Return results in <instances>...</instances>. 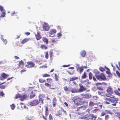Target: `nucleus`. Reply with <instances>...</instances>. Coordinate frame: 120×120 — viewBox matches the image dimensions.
Returning <instances> with one entry per match:
<instances>
[{"label": "nucleus", "instance_id": "1", "mask_svg": "<svg viewBox=\"0 0 120 120\" xmlns=\"http://www.w3.org/2000/svg\"><path fill=\"white\" fill-rule=\"evenodd\" d=\"M104 99L107 101H109L111 103H112V105L114 106L116 105V103L118 102V99L114 96L110 97L109 98H105Z\"/></svg>", "mask_w": 120, "mask_h": 120}, {"label": "nucleus", "instance_id": "2", "mask_svg": "<svg viewBox=\"0 0 120 120\" xmlns=\"http://www.w3.org/2000/svg\"><path fill=\"white\" fill-rule=\"evenodd\" d=\"M96 78L99 80H105L106 79V78L104 74L102 73L100 75H98Z\"/></svg>", "mask_w": 120, "mask_h": 120}, {"label": "nucleus", "instance_id": "3", "mask_svg": "<svg viewBox=\"0 0 120 120\" xmlns=\"http://www.w3.org/2000/svg\"><path fill=\"white\" fill-rule=\"evenodd\" d=\"M39 102L37 99H35L32 101L29 102V104L31 105L34 106L38 105Z\"/></svg>", "mask_w": 120, "mask_h": 120}, {"label": "nucleus", "instance_id": "4", "mask_svg": "<svg viewBox=\"0 0 120 120\" xmlns=\"http://www.w3.org/2000/svg\"><path fill=\"white\" fill-rule=\"evenodd\" d=\"M27 63V64L26 65V66L29 68L34 67L35 65L34 63L32 61H28Z\"/></svg>", "mask_w": 120, "mask_h": 120}, {"label": "nucleus", "instance_id": "5", "mask_svg": "<svg viewBox=\"0 0 120 120\" xmlns=\"http://www.w3.org/2000/svg\"><path fill=\"white\" fill-rule=\"evenodd\" d=\"M82 100V99L81 97H76V98L75 100V103L77 105H81V102Z\"/></svg>", "mask_w": 120, "mask_h": 120}, {"label": "nucleus", "instance_id": "6", "mask_svg": "<svg viewBox=\"0 0 120 120\" xmlns=\"http://www.w3.org/2000/svg\"><path fill=\"white\" fill-rule=\"evenodd\" d=\"M39 101L41 104L43 103V100L45 98V95L44 94H41L39 96Z\"/></svg>", "mask_w": 120, "mask_h": 120}, {"label": "nucleus", "instance_id": "7", "mask_svg": "<svg viewBox=\"0 0 120 120\" xmlns=\"http://www.w3.org/2000/svg\"><path fill=\"white\" fill-rule=\"evenodd\" d=\"M79 88L78 89L79 92L84 91L86 90V88L85 87H84L83 85L81 83L79 84Z\"/></svg>", "mask_w": 120, "mask_h": 120}, {"label": "nucleus", "instance_id": "8", "mask_svg": "<svg viewBox=\"0 0 120 120\" xmlns=\"http://www.w3.org/2000/svg\"><path fill=\"white\" fill-rule=\"evenodd\" d=\"M43 30L48 31L49 29V27L48 23L44 22L43 26Z\"/></svg>", "mask_w": 120, "mask_h": 120}, {"label": "nucleus", "instance_id": "9", "mask_svg": "<svg viewBox=\"0 0 120 120\" xmlns=\"http://www.w3.org/2000/svg\"><path fill=\"white\" fill-rule=\"evenodd\" d=\"M0 10L2 12V14L0 16V17H4L6 15V13L5 12V11L4 9H3V7L0 5Z\"/></svg>", "mask_w": 120, "mask_h": 120}, {"label": "nucleus", "instance_id": "10", "mask_svg": "<svg viewBox=\"0 0 120 120\" xmlns=\"http://www.w3.org/2000/svg\"><path fill=\"white\" fill-rule=\"evenodd\" d=\"M85 117L86 118H87L86 119L88 120H91L93 118V114H87L85 115Z\"/></svg>", "mask_w": 120, "mask_h": 120}, {"label": "nucleus", "instance_id": "11", "mask_svg": "<svg viewBox=\"0 0 120 120\" xmlns=\"http://www.w3.org/2000/svg\"><path fill=\"white\" fill-rule=\"evenodd\" d=\"M70 92L72 93H78L79 92L78 89L75 88H71Z\"/></svg>", "mask_w": 120, "mask_h": 120}, {"label": "nucleus", "instance_id": "12", "mask_svg": "<svg viewBox=\"0 0 120 120\" xmlns=\"http://www.w3.org/2000/svg\"><path fill=\"white\" fill-rule=\"evenodd\" d=\"M56 32V31L55 30H50L49 33V34H50L49 36L51 37L53 36Z\"/></svg>", "mask_w": 120, "mask_h": 120}, {"label": "nucleus", "instance_id": "13", "mask_svg": "<svg viewBox=\"0 0 120 120\" xmlns=\"http://www.w3.org/2000/svg\"><path fill=\"white\" fill-rule=\"evenodd\" d=\"M76 65L78 67L77 68L76 67V68L77 69V71H78L79 70V71L80 72V74H81L82 72L83 71V67H81L80 68L79 67V65L78 64H77Z\"/></svg>", "mask_w": 120, "mask_h": 120}, {"label": "nucleus", "instance_id": "14", "mask_svg": "<svg viewBox=\"0 0 120 120\" xmlns=\"http://www.w3.org/2000/svg\"><path fill=\"white\" fill-rule=\"evenodd\" d=\"M36 38L37 40H39L40 39L41 37L40 33L39 32H37L36 34H35Z\"/></svg>", "mask_w": 120, "mask_h": 120}, {"label": "nucleus", "instance_id": "15", "mask_svg": "<svg viewBox=\"0 0 120 120\" xmlns=\"http://www.w3.org/2000/svg\"><path fill=\"white\" fill-rule=\"evenodd\" d=\"M81 95L82 96V97L86 98H89L91 97V95L90 94H82Z\"/></svg>", "mask_w": 120, "mask_h": 120}, {"label": "nucleus", "instance_id": "16", "mask_svg": "<svg viewBox=\"0 0 120 120\" xmlns=\"http://www.w3.org/2000/svg\"><path fill=\"white\" fill-rule=\"evenodd\" d=\"M106 91L109 94L111 95L113 93V91L112 88L110 86L108 87Z\"/></svg>", "mask_w": 120, "mask_h": 120}, {"label": "nucleus", "instance_id": "17", "mask_svg": "<svg viewBox=\"0 0 120 120\" xmlns=\"http://www.w3.org/2000/svg\"><path fill=\"white\" fill-rule=\"evenodd\" d=\"M27 97V95L25 94L22 96H21V98L20 99V100L21 101H23Z\"/></svg>", "mask_w": 120, "mask_h": 120}, {"label": "nucleus", "instance_id": "18", "mask_svg": "<svg viewBox=\"0 0 120 120\" xmlns=\"http://www.w3.org/2000/svg\"><path fill=\"white\" fill-rule=\"evenodd\" d=\"M80 54L82 57H84L86 54V52L84 50L81 51L80 52Z\"/></svg>", "mask_w": 120, "mask_h": 120}, {"label": "nucleus", "instance_id": "19", "mask_svg": "<svg viewBox=\"0 0 120 120\" xmlns=\"http://www.w3.org/2000/svg\"><path fill=\"white\" fill-rule=\"evenodd\" d=\"M56 101V99L55 98H53L52 101V104L53 106L54 107H55V106Z\"/></svg>", "mask_w": 120, "mask_h": 120}, {"label": "nucleus", "instance_id": "20", "mask_svg": "<svg viewBox=\"0 0 120 120\" xmlns=\"http://www.w3.org/2000/svg\"><path fill=\"white\" fill-rule=\"evenodd\" d=\"M29 40V39L28 38H26L22 40L21 42V43L22 44H23Z\"/></svg>", "mask_w": 120, "mask_h": 120}, {"label": "nucleus", "instance_id": "21", "mask_svg": "<svg viewBox=\"0 0 120 120\" xmlns=\"http://www.w3.org/2000/svg\"><path fill=\"white\" fill-rule=\"evenodd\" d=\"M64 90L65 92L67 94L69 93V92H70V90H69L67 87L66 86H65L64 87Z\"/></svg>", "mask_w": 120, "mask_h": 120}, {"label": "nucleus", "instance_id": "22", "mask_svg": "<svg viewBox=\"0 0 120 120\" xmlns=\"http://www.w3.org/2000/svg\"><path fill=\"white\" fill-rule=\"evenodd\" d=\"M93 72L95 74V75L96 77L98 75L99 72L97 70L94 69V70Z\"/></svg>", "mask_w": 120, "mask_h": 120}, {"label": "nucleus", "instance_id": "23", "mask_svg": "<svg viewBox=\"0 0 120 120\" xmlns=\"http://www.w3.org/2000/svg\"><path fill=\"white\" fill-rule=\"evenodd\" d=\"M1 76H2L5 79L6 78L8 77L9 76V75H7L5 73H3L2 75Z\"/></svg>", "mask_w": 120, "mask_h": 120}, {"label": "nucleus", "instance_id": "24", "mask_svg": "<svg viewBox=\"0 0 120 120\" xmlns=\"http://www.w3.org/2000/svg\"><path fill=\"white\" fill-rule=\"evenodd\" d=\"M83 104H84L85 105L86 107H87L88 105V101H86L84 100L83 101L82 103Z\"/></svg>", "mask_w": 120, "mask_h": 120}, {"label": "nucleus", "instance_id": "25", "mask_svg": "<svg viewBox=\"0 0 120 120\" xmlns=\"http://www.w3.org/2000/svg\"><path fill=\"white\" fill-rule=\"evenodd\" d=\"M96 103H94L92 101H90L89 104V106L91 107L94 106L96 105Z\"/></svg>", "mask_w": 120, "mask_h": 120}, {"label": "nucleus", "instance_id": "26", "mask_svg": "<svg viewBox=\"0 0 120 120\" xmlns=\"http://www.w3.org/2000/svg\"><path fill=\"white\" fill-rule=\"evenodd\" d=\"M1 39L2 40L4 44H6L7 42V40H4V38H3L2 36H1Z\"/></svg>", "mask_w": 120, "mask_h": 120}, {"label": "nucleus", "instance_id": "27", "mask_svg": "<svg viewBox=\"0 0 120 120\" xmlns=\"http://www.w3.org/2000/svg\"><path fill=\"white\" fill-rule=\"evenodd\" d=\"M87 107L86 106H80L78 108V109H81L82 110H85L86 109Z\"/></svg>", "mask_w": 120, "mask_h": 120}, {"label": "nucleus", "instance_id": "28", "mask_svg": "<svg viewBox=\"0 0 120 120\" xmlns=\"http://www.w3.org/2000/svg\"><path fill=\"white\" fill-rule=\"evenodd\" d=\"M43 41L46 42V44H47L48 43V39L45 38L43 37L42 38Z\"/></svg>", "mask_w": 120, "mask_h": 120}, {"label": "nucleus", "instance_id": "29", "mask_svg": "<svg viewBox=\"0 0 120 120\" xmlns=\"http://www.w3.org/2000/svg\"><path fill=\"white\" fill-rule=\"evenodd\" d=\"M41 48L42 49H46L47 48L46 46L44 45H41Z\"/></svg>", "mask_w": 120, "mask_h": 120}, {"label": "nucleus", "instance_id": "30", "mask_svg": "<svg viewBox=\"0 0 120 120\" xmlns=\"http://www.w3.org/2000/svg\"><path fill=\"white\" fill-rule=\"evenodd\" d=\"M78 79V77H73L72 78H71L70 79V81H73L77 79Z\"/></svg>", "mask_w": 120, "mask_h": 120}, {"label": "nucleus", "instance_id": "31", "mask_svg": "<svg viewBox=\"0 0 120 120\" xmlns=\"http://www.w3.org/2000/svg\"><path fill=\"white\" fill-rule=\"evenodd\" d=\"M89 78L90 79H91L92 78V74L91 72H90L89 74Z\"/></svg>", "mask_w": 120, "mask_h": 120}, {"label": "nucleus", "instance_id": "32", "mask_svg": "<svg viewBox=\"0 0 120 120\" xmlns=\"http://www.w3.org/2000/svg\"><path fill=\"white\" fill-rule=\"evenodd\" d=\"M21 95L19 94H17L16 95L15 97V98L17 99L18 98H19L20 99L21 98Z\"/></svg>", "mask_w": 120, "mask_h": 120}, {"label": "nucleus", "instance_id": "33", "mask_svg": "<svg viewBox=\"0 0 120 120\" xmlns=\"http://www.w3.org/2000/svg\"><path fill=\"white\" fill-rule=\"evenodd\" d=\"M114 93L117 95H118L119 96H120V94L118 90H115L114 91Z\"/></svg>", "mask_w": 120, "mask_h": 120}, {"label": "nucleus", "instance_id": "34", "mask_svg": "<svg viewBox=\"0 0 120 120\" xmlns=\"http://www.w3.org/2000/svg\"><path fill=\"white\" fill-rule=\"evenodd\" d=\"M24 65V62L22 60H21L19 62V67H20V65Z\"/></svg>", "mask_w": 120, "mask_h": 120}, {"label": "nucleus", "instance_id": "35", "mask_svg": "<svg viewBox=\"0 0 120 120\" xmlns=\"http://www.w3.org/2000/svg\"><path fill=\"white\" fill-rule=\"evenodd\" d=\"M39 82H40L41 83H43L44 82H45L46 81L45 80L42 79H40L39 80Z\"/></svg>", "mask_w": 120, "mask_h": 120}, {"label": "nucleus", "instance_id": "36", "mask_svg": "<svg viewBox=\"0 0 120 120\" xmlns=\"http://www.w3.org/2000/svg\"><path fill=\"white\" fill-rule=\"evenodd\" d=\"M98 111V109H96L92 110L91 111V112L92 113H95Z\"/></svg>", "mask_w": 120, "mask_h": 120}, {"label": "nucleus", "instance_id": "37", "mask_svg": "<svg viewBox=\"0 0 120 120\" xmlns=\"http://www.w3.org/2000/svg\"><path fill=\"white\" fill-rule=\"evenodd\" d=\"M100 103H98L97 104V105L98 106L99 109H101L102 107V105L101 104H100Z\"/></svg>", "mask_w": 120, "mask_h": 120}, {"label": "nucleus", "instance_id": "38", "mask_svg": "<svg viewBox=\"0 0 120 120\" xmlns=\"http://www.w3.org/2000/svg\"><path fill=\"white\" fill-rule=\"evenodd\" d=\"M105 112H106V114L108 113L110 114L111 115H112V113L110 112V111L109 110H105Z\"/></svg>", "mask_w": 120, "mask_h": 120}, {"label": "nucleus", "instance_id": "39", "mask_svg": "<svg viewBox=\"0 0 120 120\" xmlns=\"http://www.w3.org/2000/svg\"><path fill=\"white\" fill-rule=\"evenodd\" d=\"M10 107L13 110L15 107V105L13 104L11 105Z\"/></svg>", "mask_w": 120, "mask_h": 120}, {"label": "nucleus", "instance_id": "40", "mask_svg": "<svg viewBox=\"0 0 120 120\" xmlns=\"http://www.w3.org/2000/svg\"><path fill=\"white\" fill-rule=\"evenodd\" d=\"M55 79L56 81H57L58 80V76L56 74H55Z\"/></svg>", "mask_w": 120, "mask_h": 120}, {"label": "nucleus", "instance_id": "41", "mask_svg": "<svg viewBox=\"0 0 120 120\" xmlns=\"http://www.w3.org/2000/svg\"><path fill=\"white\" fill-rule=\"evenodd\" d=\"M86 73L85 72H84L83 75H82V79H85L86 78Z\"/></svg>", "mask_w": 120, "mask_h": 120}, {"label": "nucleus", "instance_id": "42", "mask_svg": "<svg viewBox=\"0 0 120 120\" xmlns=\"http://www.w3.org/2000/svg\"><path fill=\"white\" fill-rule=\"evenodd\" d=\"M106 112H105V111L103 112L101 114V116H104L106 114Z\"/></svg>", "mask_w": 120, "mask_h": 120}, {"label": "nucleus", "instance_id": "43", "mask_svg": "<svg viewBox=\"0 0 120 120\" xmlns=\"http://www.w3.org/2000/svg\"><path fill=\"white\" fill-rule=\"evenodd\" d=\"M109 118V116L108 115H107L105 116V120H108Z\"/></svg>", "mask_w": 120, "mask_h": 120}, {"label": "nucleus", "instance_id": "44", "mask_svg": "<svg viewBox=\"0 0 120 120\" xmlns=\"http://www.w3.org/2000/svg\"><path fill=\"white\" fill-rule=\"evenodd\" d=\"M45 57L47 59H48V52H46L45 53Z\"/></svg>", "mask_w": 120, "mask_h": 120}, {"label": "nucleus", "instance_id": "45", "mask_svg": "<svg viewBox=\"0 0 120 120\" xmlns=\"http://www.w3.org/2000/svg\"><path fill=\"white\" fill-rule=\"evenodd\" d=\"M100 70L101 71H105V69L104 68L102 67H100L99 68Z\"/></svg>", "mask_w": 120, "mask_h": 120}, {"label": "nucleus", "instance_id": "46", "mask_svg": "<svg viewBox=\"0 0 120 120\" xmlns=\"http://www.w3.org/2000/svg\"><path fill=\"white\" fill-rule=\"evenodd\" d=\"M33 92H31V94L30 95V98H32L34 97L35 96V94H34L32 93Z\"/></svg>", "mask_w": 120, "mask_h": 120}, {"label": "nucleus", "instance_id": "47", "mask_svg": "<svg viewBox=\"0 0 120 120\" xmlns=\"http://www.w3.org/2000/svg\"><path fill=\"white\" fill-rule=\"evenodd\" d=\"M45 85L46 86L50 87L51 86V85L49 84L46 83L45 84Z\"/></svg>", "mask_w": 120, "mask_h": 120}, {"label": "nucleus", "instance_id": "48", "mask_svg": "<svg viewBox=\"0 0 120 120\" xmlns=\"http://www.w3.org/2000/svg\"><path fill=\"white\" fill-rule=\"evenodd\" d=\"M49 120H52L53 118L52 117L51 114H50L49 115Z\"/></svg>", "mask_w": 120, "mask_h": 120}, {"label": "nucleus", "instance_id": "49", "mask_svg": "<svg viewBox=\"0 0 120 120\" xmlns=\"http://www.w3.org/2000/svg\"><path fill=\"white\" fill-rule=\"evenodd\" d=\"M97 88L99 90H103V88L101 87L98 86L97 87Z\"/></svg>", "mask_w": 120, "mask_h": 120}, {"label": "nucleus", "instance_id": "50", "mask_svg": "<svg viewBox=\"0 0 120 120\" xmlns=\"http://www.w3.org/2000/svg\"><path fill=\"white\" fill-rule=\"evenodd\" d=\"M4 95V94L3 92L1 91L0 92V95L1 96H3Z\"/></svg>", "mask_w": 120, "mask_h": 120}, {"label": "nucleus", "instance_id": "51", "mask_svg": "<svg viewBox=\"0 0 120 120\" xmlns=\"http://www.w3.org/2000/svg\"><path fill=\"white\" fill-rule=\"evenodd\" d=\"M50 76L49 75H48L47 74H45L43 75V76L44 77L49 76Z\"/></svg>", "mask_w": 120, "mask_h": 120}, {"label": "nucleus", "instance_id": "52", "mask_svg": "<svg viewBox=\"0 0 120 120\" xmlns=\"http://www.w3.org/2000/svg\"><path fill=\"white\" fill-rule=\"evenodd\" d=\"M105 100V101L104 102V103L105 104H108L110 103H109L108 101L105 100Z\"/></svg>", "mask_w": 120, "mask_h": 120}, {"label": "nucleus", "instance_id": "53", "mask_svg": "<svg viewBox=\"0 0 120 120\" xmlns=\"http://www.w3.org/2000/svg\"><path fill=\"white\" fill-rule=\"evenodd\" d=\"M5 88V86L2 85L0 86V88L2 89H4Z\"/></svg>", "mask_w": 120, "mask_h": 120}, {"label": "nucleus", "instance_id": "54", "mask_svg": "<svg viewBox=\"0 0 120 120\" xmlns=\"http://www.w3.org/2000/svg\"><path fill=\"white\" fill-rule=\"evenodd\" d=\"M93 98L95 100H96L98 99V97L96 96H93Z\"/></svg>", "mask_w": 120, "mask_h": 120}, {"label": "nucleus", "instance_id": "55", "mask_svg": "<svg viewBox=\"0 0 120 120\" xmlns=\"http://www.w3.org/2000/svg\"><path fill=\"white\" fill-rule=\"evenodd\" d=\"M62 36V34H61L60 33H58L57 35V37H58Z\"/></svg>", "mask_w": 120, "mask_h": 120}, {"label": "nucleus", "instance_id": "56", "mask_svg": "<svg viewBox=\"0 0 120 120\" xmlns=\"http://www.w3.org/2000/svg\"><path fill=\"white\" fill-rule=\"evenodd\" d=\"M116 73L118 76L119 77H120V73L118 71H116Z\"/></svg>", "mask_w": 120, "mask_h": 120}, {"label": "nucleus", "instance_id": "57", "mask_svg": "<svg viewBox=\"0 0 120 120\" xmlns=\"http://www.w3.org/2000/svg\"><path fill=\"white\" fill-rule=\"evenodd\" d=\"M53 51L52 50H51L49 52V55H52Z\"/></svg>", "mask_w": 120, "mask_h": 120}, {"label": "nucleus", "instance_id": "58", "mask_svg": "<svg viewBox=\"0 0 120 120\" xmlns=\"http://www.w3.org/2000/svg\"><path fill=\"white\" fill-rule=\"evenodd\" d=\"M98 84H102L103 85H106V83L105 82H103V83H98Z\"/></svg>", "mask_w": 120, "mask_h": 120}, {"label": "nucleus", "instance_id": "59", "mask_svg": "<svg viewBox=\"0 0 120 120\" xmlns=\"http://www.w3.org/2000/svg\"><path fill=\"white\" fill-rule=\"evenodd\" d=\"M49 114L48 112H45V115L46 116H47Z\"/></svg>", "mask_w": 120, "mask_h": 120}, {"label": "nucleus", "instance_id": "60", "mask_svg": "<svg viewBox=\"0 0 120 120\" xmlns=\"http://www.w3.org/2000/svg\"><path fill=\"white\" fill-rule=\"evenodd\" d=\"M117 116L120 119V113H118L117 114Z\"/></svg>", "mask_w": 120, "mask_h": 120}, {"label": "nucleus", "instance_id": "61", "mask_svg": "<svg viewBox=\"0 0 120 120\" xmlns=\"http://www.w3.org/2000/svg\"><path fill=\"white\" fill-rule=\"evenodd\" d=\"M48 107L47 106H46L45 107V112H48Z\"/></svg>", "mask_w": 120, "mask_h": 120}, {"label": "nucleus", "instance_id": "62", "mask_svg": "<svg viewBox=\"0 0 120 120\" xmlns=\"http://www.w3.org/2000/svg\"><path fill=\"white\" fill-rule=\"evenodd\" d=\"M97 118V116H93V119H94L91 120H96L95 119Z\"/></svg>", "mask_w": 120, "mask_h": 120}, {"label": "nucleus", "instance_id": "63", "mask_svg": "<svg viewBox=\"0 0 120 120\" xmlns=\"http://www.w3.org/2000/svg\"><path fill=\"white\" fill-rule=\"evenodd\" d=\"M90 111V109H88L86 110V112H88V113H89Z\"/></svg>", "mask_w": 120, "mask_h": 120}, {"label": "nucleus", "instance_id": "64", "mask_svg": "<svg viewBox=\"0 0 120 120\" xmlns=\"http://www.w3.org/2000/svg\"><path fill=\"white\" fill-rule=\"evenodd\" d=\"M15 58L16 59H19V57L16 56H15Z\"/></svg>", "mask_w": 120, "mask_h": 120}]
</instances>
